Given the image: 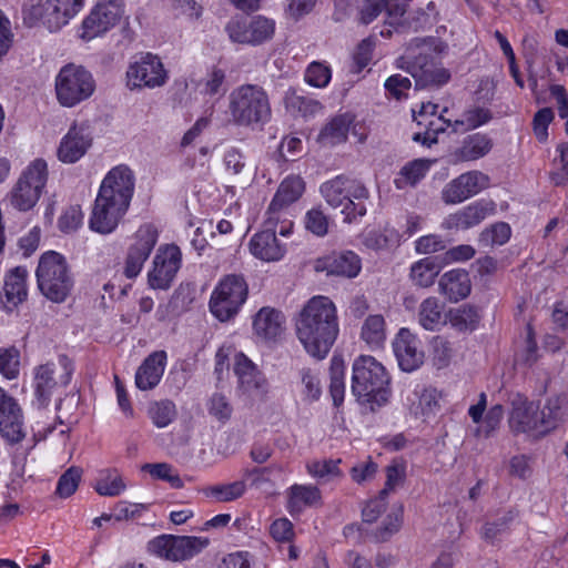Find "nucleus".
<instances>
[{
    "label": "nucleus",
    "mask_w": 568,
    "mask_h": 568,
    "mask_svg": "<svg viewBox=\"0 0 568 568\" xmlns=\"http://www.w3.org/2000/svg\"><path fill=\"white\" fill-rule=\"evenodd\" d=\"M335 304L326 296H314L300 312L295 332L308 355L323 359L329 353L338 335Z\"/></svg>",
    "instance_id": "nucleus-1"
},
{
    "label": "nucleus",
    "mask_w": 568,
    "mask_h": 568,
    "mask_svg": "<svg viewBox=\"0 0 568 568\" xmlns=\"http://www.w3.org/2000/svg\"><path fill=\"white\" fill-rule=\"evenodd\" d=\"M445 48L446 45L434 37L415 38L398 59V67L413 77L416 89L443 85L449 80L450 74L438 65L435 55L442 53Z\"/></svg>",
    "instance_id": "nucleus-2"
},
{
    "label": "nucleus",
    "mask_w": 568,
    "mask_h": 568,
    "mask_svg": "<svg viewBox=\"0 0 568 568\" xmlns=\"http://www.w3.org/2000/svg\"><path fill=\"white\" fill-rule=\"evenodd\" d=\"M390 377L382 363L373 356L362 355L353 363L352 393L371 410L386 404L390 397Z\"/></svg>",
    "instance_id": "nucleus-3"
},
{
    "label": "nucleus",
    "mask_w": 568,
    "mask_h": 568,
    "mask_svg": "<svg viewBox=\"0 0 568 568\" xmlns=\"http://www.w3.org/2000/svg\"><path fill=\"white\" fill-rule=\"evenodd\" d=\"M229 122L236 126L253 128L268 121L271 105L265 90L256 84H242L229 94Z\"/></svg>",
    "instance_id": "nucleus-4"
},
{
    "label": "nucleus",
    "mask_w": 568,
    "mask_h": 568,
    "mask_svg": "<svg viewBox=\"0 0 568 568\" xmlns=\"http://www.w3.org/2000/svg\"><path fill=\"white\" fill-rule=\"evenodd\" d=\"M321 194L333 209H341L344 222L352 223L366 214L364 201L369 192L364 183L346 175H337L321 185Z\"/></svg>",
    "instance_id": "nucleus-5"
},
{
    "label": "nucleus",
    "mask_w": 568,
    "mask_h": 568,
    "mask_svg": "<svg viewBox=\"0 0 568 568\" xmlns=\"http://www.w3.org/2000/svg\"><path fill=\"white\" fill-rule=\"evenodd\" d=\"M36 277L41 294L53 303H63L73 290L74 280L68 262L54 251L41 255Z\"/></svg>",
    "instance_id": "nucleus-6"
},
{
    "label": "nucleus",
    "mask_w": 568,
    "mask_h": 568,
    "mask_svg": "<svg viewBox=\"0 0 568 568\" xmlns=\"http://www.w3.org/2000/svg\"><path fill=\"white\" fill-rule=\"evenodd\" d=\"M74 365L71 358L61 354L58 362H47L32 369V406L45 409L60 388H65L72 378Z\"/></svg>",
    "instance_id": "nucleus-7"
},
{
    "label": "nucleus",
    "mask_w": 568,
    "mask_h": 568,
    "mask_svg": "<svg viewBox=\"0 0 568 568\" xmlns=\"http://www.w3.org/2000/svg\"><path fill=\"white\" fill-rule=\"evenodd\" d=\"M305 192V182L300 175H288L278 185L265 212V224L278 226V233L287 236L293 230V204Z\"/></svg>",
    "instance_id": "nucleus-8"
},
{
    "label": "nucleus",
    "mask_w": 568,
    "mask_h": 568,
    "mask_svg": "<svg viewBox=\"0 0 568 568\" xmlns=\"http://www.w3.org/2000/svg\"><path fill=\"white\" fill-rule=\"evenodd\" d=\"M54 88L58 102L72 108L93 94L95 81L82 65L69 63L57 74Z\"/></svg>",
    "instance_id": "nucleus-9"
},
{
    "label": "nucleus",
    "mask_w": 568,
    "mask_h": 568,
    "mask_svg": "<svg viewBox=\"0 0 568 568\" xmlns=\"http://www.w3.org/2000/svg\"><path fill=\"white\" fill-rule=\"evenodd\" d=\"M247 284L241 275L224 276L212 292L211 313L221 322L234 317L247 298Z\"/></svg>",
    "instance_id": "nucleus-10"
},
{
    "label": "nucleus",
    "mask_w": 568,
    "mask_h": 568,
    "mask_svg": "<svg viewBox=\"0 0 568 568\" xmlns=\"http://www.w3.org/2000/svg\"><path fill=\"white\" fill-rule=\"evenodd\" d=\"M48 180V165L43 159L32 161L20 175L11 192V204L19 211L32 209Z\"/></svg>",
    "instance_id": "nucleus-11"
},
{
    "label": "nucleus",
    "mask_w": 568,
    "mask_h": 568,
    "mask_svg": "<svg viewBox=\"0 0 568 568\" xmlns=\"http://www.w3.org/2000/svg\"><path fill=\"white\" fill-rule=\"evenodd\" d=\"M207 545L209 540L202 537L162 535L152 539L148 549L160 558L182 561L197 555Z\"/></svg>",
    "instance_id": "nucleus-12"
},
{
    "label": "nucleus",
    "mask_w": 568,
    "mask_h": 568,
    "mask_svg": "<svg viewBox=\"0 0 568 568\" xmlns=\"http://www.w3.org/2000/svg\"><path fill=\"white\" fill-rule=\"evenodd\" d=\"M225 30L233 42L258 45L273 38L275 22L264 16L233 18Z\"/></svg>",
    "instance_id": "nucleus-13"
},
{
    "label": "nucleus",
    "mask_w": 568,
    "mask_h": 568,
    "mask_svg": "<svg viewBox=\"0 0 568 568\" xmlns=\"http://www.w3.org/2000/svg\"><path fill=\"white\" fill-rule=\"evenodd\" d=\"M168 72L161 59L150 52L142 53L126 71V84L130 89L159 88L165 84Z\"/></svg>",
    "instance_id": "nucleus-14"
},
{
    "label": "nucleus",
    "mask_w": 568,
    "mask_h": 568,
    "mask_svg": "<svg viewBox=\"0 0 568 568\" xmlns=\"http://www.w3.org/2000/svg\"><path fill=\"white\" fill-rule=\"evenodd\" d=\"M508 424L514 434H525L535 439L547 436L541 424L539 405L526 397L518 396L513 400Z\"/></svg>",
    "instance_id": "nucleus-15"
},
{
    "label": "nucleus",
    "mask_w": 568,
    "mask_h": 568,
    "mask_svg": "<svg viewBox=\"0 0 568 568\" xmlns=\"http://www.w3.org/2000/svg\"><path fill=\"white\" fill-rule=\"evenodd\" d=\"M123 14L122 0H98L82 22L81 38L92 40L112 29Z\"/></svg>",
    "instance_id": "nucleus-16"
},
{
    "label": "nucleus",
    "mask_w": 568,
    "mask_h": 568,
    "mask_svg": "<svg viewBox=\"0 0 568 568\" xmlns=\"http://www.w3.org/2000/svg\"><path fill=\"white\" fill-rule=\"evenodd\" d=\"M159 232L152 224L141 225L133 236L124 262L123 273L128 278L136 277L158 243Z\"/></svg>",
    "instance_id": "nucleus-17"
},
{
    "label": "nucleus",
    "mask_w": 568,
    "mask_h": 568,
    "mask_svg": "<svg viewBox=\"0 0 568 568\" xmlns=\"http://www.w3.org/2000/svg\"><path fill=\"white\" fill-rule=\"evenodd\" d=\"M181 251L174 244L160 246L148 273L149 285L154 290H168L181 267Z\"/></svg>",
    "instance_id": "nucleus-18"
},
{
    "label": "nucleus",
    "mask_w": 568,
    "mask_h": 568,
    "mask_svg": "<svg viewBox=\"0 0 568 568\" xmlns=\"http://www.w3.org/2000/svg\"><path fill=\"white\" fill-rule=\"evenodd\" d=\"M489 178L480 171H468L449 181L442 190L440 197L447 205L459 204L488 187Z\"/></svg>",
    "instance_id": "nucleus-19"
},
{
    "label": "nucleus",
    "mask_w": 568,
    "mask_h": 568,
    "mask_svg": "<svg viewBox=\"0 0 568 568\" xmlns=\"http://www.w3.org/2000/svg\"><path fill=\"white\" fill-rule=\"evenodd\" d=\"M129 206L98 194L89 220L90 229L100 234L112 233L128 212Z\"/></svg>",
    "instance_id": "nucleus-20"
},
{
    "label": "nucleus",
    "mask_w": 568,
    "mask_h": 568,
    "mask_svg": "<svg viewBox=\"0 0 568 568\" xmlns=\"http://www.w3.org/2000/svg\"><path fill=\"white\" fill-rule=\"evenodd\" d=\"M129 206L98 194L89 220L90 229L100 234L112 233L128 212Z\"/></svg>",
    "instance_id": "nucleus-21"
},
{
    "label": "nucleus",
    "mask_w": 568,
    "mask_h": 568,
    "mask_svg": "<svg viewBox=\"0 0 568 568\" xmlns=\"http://www.w3.org/2000/svg\"><path fill=\"white\" fill-rule=\"evenodd\" d=\"M134 184L135 178L132 170L125 164H120L106 173L98 194L130 205Z\"/></svg>",
    "instance_id": "nucleus-22"
},
{
    "label": "nucleus",
    "mask_w": 568,
    "mask_h": 568,
    "mask_svg": "<svg viewBox=\"0 0 568 568\" xmlns=\"http://www.w3.org/2000/svg\"><path fill=\"white\" fill-rule=\"evenodd\" d=\"M92 134L88 125L73 124L60 141L57 150L59 161L73 164L80 161L92 146Z\"/></svg>",
    "instance_id": "nucleus-23"
},
{
    "label": "nucleus",
    "mask_w": 568,
    "mask_h": 568,
    "mask_svg": "<svg viewBox=\"0 0 568 568\" xmlns=\"http://www.w3.org/2000/svg\"><path fill=\"white\" fill-rule=\"evenodd\" d=\"M393 349L399 367L404 372H413L422 366L425 354L416 334L408 328L399 329L393 341Z\"/></svg>",
    "instance_id": "nucleus-24"
},
{
    "label": "nucleus",
    "mask_w": 568,
    "mask_h": 568,
    "mask_svg": "<svg viewBox=\"0 0 568 568\" xmlns=\"http://www.w3.org/2000/svg\"><path fill=\"white\" fill-rule=\"evenodd\" d=\"M0 435L9 445L19 444L27 436L23 413L14 398L0 404Z\"/></svg>",
    "instance_id": "nucleus-25"
},
{
    "label": "nucleus",
    "mask_w": 568,
    "mask_h": 568,
    "mask_svg": "<svg viewBox=\"0 0 568 568\" xmlns=\"http://www.w3.org/2000/svg\"><path fill=\"white\" fill-rule=\"evenodd\" d=\"M84 0H44L37 11L50 31L59 30L83 7Z\"/></svg>",
    "instance_id": "nucleus-26"
},
{
    "label": "nucleus",
    "mask_w": 568,
    "mask_h": 568,
    "mask_svg": "<svg viewBox=\"0 0 568 568\" xmlns=\"http://www.w3.org/2000/svg\"><path fill=\"white\" fill-rule=\"evenodd\" d=\"M265 230L254 234L250 241L251 253L266 262L280 261L285 252V245H283L276 237V232L280 230L278 226H267L264 223Z\"/></svg>",
    "instance_id": "nucleus-27"
},
{
    "label": "nucleus",
    "mask_w": 568,
    "mask_h": 568,
    "mask_svg": "<svg viewBox=\"0 0 568 568\" xmlns=\"http://www.w3.org/2000/svg\"><path fill=\"white\" fill-rule=\"evenodd\" d=\"M362 268L361 258L352 251L332 253L328 256L318 258L315 264L316 271L326 272L328 275L352 278L358 275Z\"/></svg>",
    "instance_id": "nucleus-28"
},
{
    "label": "nucleus",
    "mask_w": 568,
    "mask_h": 568,
    "mask_svg": "<svg viewBox=\"0 0 568 568\" xmlns=\"http://www.w3.org/2000/svg\"><path fill=\"white\" fill-rule=\"evenodd\" d=\"M495 204L489 201H476L456 213L449 214L444 225L446 229H470L483 222L488 215L493 214Z\"/></svg>",
    "instance_id": "nucleus-29"
},
{
    "label": "nucleus",
    "mask_w": 568,
    "mask_h": 568,
    "mask_svg": "<svg viewBox=\"0 0 568 568\" xmlns=\"http://www.w3.org/2000/svg\"><path fill=\"white\" fill-rule=\"evenodd\" d=\"M168 355L164 351H155L144 358L135 372V386L140 390L155 388L164 374Z\"/></svg>",
    "instance_id": "nucleus-30"
},
{
    "label": "nucleus",
    "mask_w": 568,
    "mask_h": 568,
    "mask_svg": "<svg viewBox=\"0 0 568 568\" xmlns=\"http://www.w3.org/2000/svg\"><path fill=\"white\" fill-rule=\"evenodd\" d=\"M285 329L284 314L271 306L262 307L253 318L254 334L268 342H275Z\"/></svg>",
    "instance_id": "nucleus-31"
},
{
    "label": "nucleus",
    "mask_w": 568,
    "mask_h": 568,
    "mask_svg": "<svg viewBox=\"0 0 568 568\" xmlns=\"http://www.w3.org/2000/svg\"><path fill=\"white\" fill-rule=\"evenodd\" d=\"M541 424L546 435L557 429L568 417V394L558 393L546 398L542 408L539 407Z\"/></svg>",
    "instance_id": "nucleus-32"
},
{
    "label": "nucleus",
    "mask_w": 568,
    "mask_h": 568,
    "mask_svg": "<svg viewBox=\"0 0 568 568\" xmlns=\"http://www.w3.org/2000/svg\"><path fill=\"white\" fill-rule=\"evenodd\" d=\"M439 293L452 302H458L470 293L469 275L464 270H450L444 273L438 282Z\"/></svg>",
    "instance_id": "nucleus-33"
},
{
    "label": "nucleus",
    "mask_w": 568,
    "mask_h": 568,
    "mask_svg": "<svg viewBox=\"0 0 568 568\" xmlns=\"http://www.w3.org/2000/svg\"><path fill=\"white\" fill-rule=\"evenodd\" d=\"M493 140L483 133L467 135L460 146L454 150L453 158L455 162H468L478 160L490 152Z\"/></svg>",
    "instance_id": "nucleus-34"
},
{
    "label": "nucleus",
    "mask_w": 568,
    "mask_h": 568,
    "mask_svg": "<svg viewBox=\"0 0 568 568\" xmlns=\"http://www.w3.org/2000/svg\"><path fill=\"white\" fill-rule=\"evenodd\" d=\"M27 278L28 271L23 266H17L6 274L3 293L10 311L27 300Z\"/></svg>",
    "instance_id": "nucleus-35"
},
{
    "label": "nucleus",
    "mask_w": 568,
    "mask_h": 568,
    "mask_svg": "<svg viewBox=\"0 0 568 568\" xmlns=\"http://www.w3.org/2000/svg\"><path fill=\"white\" fill-rule=\"evenodd\" d=\"M353 121L354 118L348 113L334 116L323 126L317 141L324 146H334L345 142Z\"/></svg>",
    "instance_id": "nucleus-36"
},
{
    "label": "nucleus",
    "mask_w": 568,
    "mask_h": 568,
    "mask_svg": "<svg viewBox=\"0 0 568 568\" xmlns=\"http://www.w3.org/2000/svg\"><path fill=\"white\" fill-rule=\"evenodd\" d=\"M445 305L435 296L425 298L417 313L418 324L426 331H437L446 324Z\"/></svg>",
    "instance_id": "nucleus-37"
},
{
    "label": "nucleus",
    "mask_w": 568,
    "mask_h": 568,
    "mask_svg": "<svg viewBox=\"0 0 568 568\" xmlns=\"http://www.w3.org/2000/svg\"><path fill=\"white\" fill-rule=\"evenodd\" d=\"M234 373L244 392L251 393L264 386V378L256 366L243 353L235 355Z\"/></svg>",
    "instance_id": "nucleus-38"
},
{
    "label": "nucleus",
    "mask_w": 568,
    "mask_h": 568,
    "mask_svg": "<svg viewBox=\"0 0 568 568\" xmlns=\"http://www.w3.org/2000/svg\"><path fill=\"white\" fill-rule=\"evenodd\" d=\"M442 267L438 256H427L412 264L408 276L415 286L429 287L435 283Z\"/></svg>",
    "instance_id": "nucleus-39"
},
{
    "label": "nucleus",
    "mask_w": 568,
    "mask_h": 568,
    "mask_svg": "<svg viewBox=\"0 0 568 568\" xmlns=\"http://www.w3.org/2000/svg\"><path fill=\"white\" fill-rule=\"evenodd\" d=\"M321 499L322 495L316 486L295 484L288 489V510L291 514H298L306 507L320 505Z\"/></svg>",
    "instance_id": "nucleus-40"
},
{
    "label": "nucleus",
    "mask_w": 568,
    "mask_h": 568,
    "mask_svg": "<svg viewBox=\"0 0 568 568\" xmlns=\"http://www.w3.org/2000/svg\"><path fill=\"white\" fill-rule=\"evenodd\" d=\"M435 162L436 160L429 159H415L407 162L394 180L396 189L404 190L407 186H415L425 178Z\"/></svg>",
    "instance_id": "nucleus-41"
},
{
    "label": "nucleus",
    "mask_w": 568,
    "mask_h": 568,
    "mask_svg": "<svg viewBox=\"0 0 568 568\" xmlns=\"http://www.w3.org/2000/svg\"><path fill=\"white\" fill-rule=\"evenodd\" d=\"M246 491L244 480L217 484L203 488V495L213 503H229L241 498Z\"/></svg>",
    "instance_id": "nucleus-42"
},
{
    "label": "nucleus",
    "mask_w": 568,
    "mask_h": 568,
    "mask_svg": "<svg viewBox=\"0 0 568 568\" xmlns=\"http://www.w3.org/2000/svg\"><path fill=\"white\" fill-rule=\"evenodd\" d=\"M126 485L115 468H105L99 471L94 489L100 496L115 497L121 495Z\"/></svg>",
    "instance_id": "nucleus-43"
},
{
    "label": "nucleus",
    "mask_w": 568,
    "mask_h": 568,
    "mask_svg": "<svg viewBox=\"0 0 568 568\" xmlns=\"http://www.w3.org/2000/svg\"><path fill=\"white\" fill-rule=\"evenodd\" d=\"M447 318L450 325L459 331H474L480 320L478 310L475 306L464 304L448 312Z\"/></svg>",
    "instance_id": "nucleus-44"
},
{
    "label": "nucleus",
    "mask_w": 568,
    "mask_h": 568,
    "mask_svg": "<svg viewBox=\"0 0 568 568\" xmlns=\"http://www.w3.org/2000/svg\"><path fill=\"white\" fill-rule=\"evenodd\" d=\"M361 337L371 348L383 346L386 339L384 317L379 314L369 315L363 323Z\"/></svg>",
    "instance_id": "nucleus-45"
},
{
    "label": "nucleus",
    "mask_w": 568,
    "mask_h": 568,
    "mask_svg": "<svg viewBox=\"0 0 568 568\" xmlns=\"http://www.w3.org/2000/svg\"><path fill=\"white\" fill-rule=\"evenodd\" d=\"M387 1L388 0H365L359 11L361 23L369 24L382 13L385 8H387L389 17L399 18L405 13L404 6H387Z\"/></svg>",
    "instance_id": "nucleus-46"
},
{
    "label": "nucleus",
    "mask_w": 568,
    "mask_h": 568,
    "mask_svg": "<svg viewBox=\"0 0 568 568\" xmlns=\"http://www.w3.org/2000/svg\"><path fill=\"white\" fill-rule=\"evenodd\" d=\"M345 364L342 357L333 356L329 365V393L334 405L337 407L344 400L345 394Z\"/></svg>",
    "instance_id": "nucleus-47"
},
{
    "label": "nucleus",
    "mask_w": 568,
    "mask_h": 568,
    "mask_svg": "<svg viewBox=\"0 0 568 568\" xmlns=\"http://www.w3.org/2000/svg\"><path fill=\"white\" fill-rule=\"evenodd\" d=\"M399 234L396 230L385 227L383 230H372L363 237V244L373 251L388 250L398 245Z\"/></svg>",
    "instance_id": "nucleus-48"
},
{
    "label": "nucleus",
    "mask_w": 568,
    "mask_h": 568,
    "mask_svg": "<svg viewBox=\"0 0 568 568\" xmlns=\"http://www.w3.org/2000/svg\"><path fill=\"white\" fill-rule=\"evenodd\" d=\"M148 414L158 428H164L174 420L176 407L170 399L153 402L149 406Z\"/></svg>",
    "instance_id": "nucleus-49"
},
{
    "label": "nucleus",
    "mask_w": 568,
    "mask_h": 568,
    "mask_svg": "<svg viewBox=\"0 0 568 568\" xmlns=\"http://www.w3.org/2000/svg\"><path fill=\"white\" fill-rule=\"evenodd\" d=\"M224 165L234 181L237 183H246L248 180V170L245 164V156L237 149H230L224 155Z\"/></svg>",
    "instance_id": "nucleus-50"
},
{
    "label": "nucleus",
    "mask_w": 568,
    "mask_h": 568,
    "mask_svg": "<svg viewBox=\"0 0 568 568\" xmlns=\"http://www.w3.org/2000/svg\"><path fill=\"white\" fill-rule=\"evenodd\" d=\"M491 119V113L488 109L484 106H471L467 109L462 119H458L454 122V130L457 131L458 126H464L465 130L476 129Z\"/></svg>",
    "instance_id": "nucleus-51"
},
{
    "label": "nucleus",
    "mask_w": 568,
    "mask_h": 568,
    "mask_svg": "<svg viewBox=\"0 0 568 568\" xmlns=\"http://www.w3.org/2000/svg\"><path fill=\"white\" fill-rule=\"evenodd\" d=\"M20 373V352L14 346L0 348V374L16 379Z\"/></svg>",
    "instance_id": "nucleus-52"
},
{
    "label": "nucleus",
    "mask_w": 568,
    "mask_h": 568,
    "mask_svg": "<svg viewBox=\"0 0 568 568\" xmlns=\"http://www.w3.org/2000/svg\"><path fill=\"white\" fill-rule=\"evenodd\" d=\"M415 120L417 121V123L419 125H425L426 132L423 138H422L420 133L415 134L414 140L417 142L420 141L423 144H428V145L437 142L436 135L439 132H444L446 130V128L450 125V121L446 120L443 116V114H439L438 116H436L435 119H432L429 121L418 120L416 116H415Z\"/></svg>",
    "instance_id": "nucleus-53"
},
{
    "label": "nucleus",
    "mask_w": 568,
    "mask_h": 568,
    "mask_svg": "<svg viewBox=\"0 0 568 568\" xmlns=\"http://www.w3.org/2000/svg\"><path fill=\"white\" fill-rule=\"evenodd\" d=\"M142 469L148 471L155 479L170 483L173 488H181L183 486L179 474L166 463L145 464Z\"/></svg>",
    "instance_id": "nucleus-54"
},
{
    "label": "nucleus",
    "mask_w": 568,
    "mask_h": 568,
    "mask_svg": "<svg viewBox=\"0 0 568 568\" xmlns=\"http://www.w3.org/2000/svg\"><path fill=\"white\" fill-rule=\"evenodd\" d=\"M511 235L510 226L505 222L493 224L480 234V242L487 246L504 245Z\"/></svg>",
    "instance_id": "nucleus-55"
},
{
    "label": "nucleus",
    "mask_w": 568,
    "mask_h": 568,
    "mask_svg": "<svg viewBox=\"0 0 568 568\" xmlns=\"http://www.w3.org/2000/svg\"><path fill=\"white\" fill-rule=\"evenodd\" d=\"M82 470L79 467H70L58 480L57 495L68 498L75 493L81 480Z\"/></svg>",
    "instance_id": "nucleus-56"
},
{
    "label": "nucleus",
    "mask_w": 568,
    "mask_h": 568,
    "mask_svg": "<svg viewBox=\"0 0 568 568\" xmlns=\"http://www.w3.org/2000/svg\"><path fill=\"white\" fill-rule=\"evenodd\" d=\"M274 469L281 470V467L268 466V467H256L253 469H246L244 477L251 480V486L258 490L267 491L273 488L271 480V474Z\"/></svg>",
    "instance_id": "nucleus-57"
},
{
    "label": "nucleus",
    "mask_w": 568,
    "mask_h": 568,
    "mask_svg": "<svg viewBox=\"0 0 568 568\" xmlns=\"http://www.w3.org/2000/svg\"><path fill=\"white\" fill-rule=\"evenodd\" d=\"M414 396L418 399L417 404L413 403L410 406V412L415 416H427L437 406L436 390L433 388H423L420 392L416 390Z\"/></svg>",
    "instance_id": "nucleus-58"
},
{
    "label": "nucleus",
    "mask_w": 568,
    "mask_h": 568,
    "mask_svg": "<svg viewBox=\"0 0 568 568\" xmlns=\"http://www.w3.org/2000/svg\"><path fill=\"white\" fill-rule=\"evenodd\" d=\"M332 78L328 65L322 62H312L305 71V81L315 88H325Z\"/></svg>",
    "instance_id": "nucleus-59"
},
{
    "label": "nucleus",
    "mask_w": 568,
    "mask_h": 568,
    "mask_svg": "<svg viewBox=\"0 0 568 568\" xmlns=\"http://www.w3.org/2000/svg\"><path fill=\"white\" fill-rule=\"evenodd\" d=\"M453 356V348L450 343L440 337L436 336L432 341V359L437 368L446 367Z\"/></svg>",
    "instance_id": "nucleus-60"
},
{
    "label": "nucleus",
    "mask_w": 568,
    "mask_h": 568,
    "mask_svg": "<svg viewBox=\"0 0 568 568\" xmlns=\"http://www.w3.org/2000/svg\"><path fill=\"white\" fill-rule=\"evenodd\" d=\"M305 227L316 236H325L328 232V219L322 210L312 209L305 214Z\"/></svg>",
    "instance_id": "nucleus-61"
},
{
    "label": "nucleus",
    "mask_w": 568,
    "mask_h": 568,
    "mask_svg": "<svg viewBox=\"0 0 568 568\" xmlns=\"http://www.w3.org/2000/svg\"><path fill=\"white\" fill-rule=\"evenodd\" d=\"M339 459L314 460L307 464V471L315 478L336 477L341 475Z\"/></svg>",
    "instance_id": "nucleus-62"
},
{
    "label": "nucleus",
    "mask_w": 568,
    "mask_h": 568,
    "mask_svg": "<svg viewBox=\"0 0 568 568\" xmlns=\"http://www.w3.org/2000/svg\"><path fill=\"white\" fill-rule=\"evenodd\" d=\"M384 87L390 97L396 100H400L407 97L412 82L407 77L394 74L386 79Z\"/></svg>",
    "instance_id": "nucleus-63"
},
{
    "label": "nucleus",
    "mask_w": 568,
    "mask_h": 568,
    "mask_svg": "<svg viewBox=\"0 0 568 568\" xmlns=\"http://www.w3.org/2000/svg\"><path fill=\"white\" fill-rule=\"evenodd\" d=\"M301 381L304 386V395L311 400H317L322 394L320 378L311 368L301 371Z\"/></svg>",
    "instance_id": "nucleus-64"
}]
</instances>
